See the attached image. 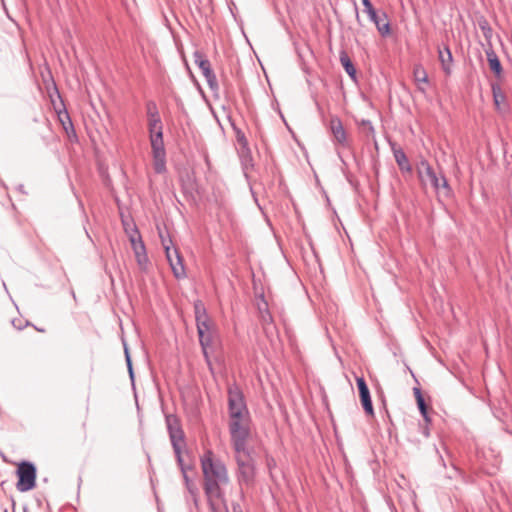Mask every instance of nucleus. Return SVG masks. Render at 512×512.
<instances>
[{
  "instance_id": "obj_1",
  "label": "nucleus",
  "mask_w": 512,
  "mask_h": 512,
  "mask_svg": "<svg viewBox=\"0 0 512 512\" xmlns=\"http://www.w3.org/2000/svg\"><path fill=\"white\" fill-rule=\"evenodd\" d=\"M229 415L228 429L235 453L246 452V445L251 436V415L249 411Z\"/></svg>"
},
{
  "instance_id": "obj_2",
  "label": "nucleus",
  "mask_w": 512,
  "mask_h": 512,
  "mask_svg": "<svg viewBox=\"0 0 512 512\" xmlns=\"http://www.w3.org/2000/svg\"><path fill=\"white\" fill-rule=\"evenodd\" d=\"M194 313L199 343L202 348L204 357L208 359L207 350L213 342L216 330L209 319L205 306L201 301L195 302Z\"/></svg>"
},
{
  "instance_id": "obj_3",
  "label": "nucleus",
  "mask_w": 512,
  "mask_h": 512,
  "mask_svg": "<svg viewBox=\"0 0 512 512\" xmlns=\"http://www.w3.org/2000/svg\"><path fill=\"white\" fill-rule=\"evenodd\" d=\"M235 461L237 464V481L242 486H253L256 476L255 461L251 456L250 450L246 447V452L236 453Z\"/></svg>"
},
{
  "instance_id": "obj_4",
  "label": "nucleus",
  "mask_w": 512,
  "mask_h": 512,
  "mask_svg": "<svg viewBox=\"0 0 512 512\" xmlns=\"http://www.w3.org/2000/svg\"><path fill=\"white\" fill-rule=\"evenodd\" d=\"M201 467L204 479H214L229 483V475L223 461L215 458L211 450H207L201 457Z\"/></svg>"
},
{
  "instance_id": "obj_5",
  "label": "nucleus",
  "mask_w": 512,
  "mask_h": 512,
  "mask_svg": "<svg viewBox=\"0 0 512 512\" xmlns=\"http://www.w3.org/2000/svg\"><path fill=\"white\" fill-rule=\"evenodd\" d=\"M165 422L177 464H181L184 459L182 447L185 446V433L180 419L175 414H166Z\"/></svg>"
},
{
  "instance_id": "obj_6",
  "label": "nucleus",
  "mask_w": 512,
  "mask_h": 512,
  "mask_svg": "<svg viewBox=\"0 0 512 512\" xmlns=\"http://www.w3.org/2000/svg\"><path fill=\"white\" fill-rule=\"evenodd\" d=\"M36 466L29 461H22L16 470L18 482L16 488L20 492L32 490L36 485Z\"/></svg>"
},
{
  "instance_id": "obj_7",
  "label": "nucleus",
  "mask_w": 512,
  "mask_h": 512,
  "mask_svg": "<svg viewBox=\"0 0 512 512\" xmlns=\"http://www.w3.org/2000/svg\"><path fill=\"white\" fill-rule=\"evenodd\" d=\"M364 11L368 14L369 19L375 24L381 36L385 37L391 33V26L388 21L387 14L383 12L381 15L374 9L370 0H361Z\"/></svg>"
},
{
  "instance_id": "obj_8",
  "label": "nucleus",
  "mask_w": 512,
  "mask_h": 512,
  "mask_svg": "<svg viewBox=\"0 0 512 512\" xmlns=\"http://www.w3.org/2000/svg\"><path fill=\"white\" fill-rule=\"evenodd\" d=\"M228 393V414L249 411L243 392L236 384L230 385L227 390Z\"/></svg>"
},
{
  "instance_id": "obj_9",
  "label": "nucleus",
  "mask_w": 512,
  "mask_h": 512,
  "mask_svg": "<svg viewBox=\"0 0 512 512\" xmlns=\"http://www.w3.org/2000/svg\"><path fill=\"white\" fill-rule=\"evenodd\" d=\"M150 144L154 171L157 174H162L166 172V150L164 141H150Z\"/></svg>"
},
{
  "instance_id": "obj_10",
  "label": "nucleus",
  "mask_w": 512,
  "mask_h": 512,
  "mask_svg": "<svg viewBox=\"0 0 512 512\" xmlns=\"http://www.w3.org/2000/svg\"><path fill=\"white\" fill-rule=\"evenodd\" d=\"M417 174L421 182L428 179L435 190L440 189V180L429 162L422 158L417 165Z\"/></svg>"
},
{
  "instance_id": "obj_11",
  "label": "nucleus",
  "mask_w": 512,
  "mask_h": 512,
  "mask_svg": "<svg viewBox=\"0 0 512 512\" xmlns=\"http://www.w3.org/2000/svg\"><path fill=\"white\" fill-rule=\"evenodd\" d=\"M228 483H224L222 481H217L214 479H204L203 489L209 500L212 498L222 499L223 491L221 489V485H227Z\"/></svg>"
},
{
  "instance_id": "obj_12",
  "label": "nucleus",
  "mask_w": 512,
  "mask_h": 512,
  "mask_svg": "<svg viewBox=\"0 0 512 512\" xmlns=\"http://www.w3.org/2000/svg\"><path fill=\"white\" fill-rule=\"evenodd\" d=\"M330 130L337 143L342 146L347 144V134L339 117L334 116L330 119Z\"/></svg>"
},
{
  "instance_id": "obj_13",
  "label": "nucleus",
  "mask_w": 512,
  "mask_h": 512,
  "mask_svg": "<svg viewBox=\"0 0 512 512\" xmlns=\"http://www.w3.org/2000/svg\"><path fill=\"white\" fill-rule=\"evenodd\" d=\"M146 114L148 117V129L163 126L157 104L153 100L147 101Z\"/></svg>"
},
{
  "instance_id": "obj_14",
  "label": "nucleus",
  "mask_w": 512,
  "mask_h": 512,
  "mask_svg": "<svg viewBox=\"0 0 512 512\" xmlns=\"http://www.w3.org/2000/svg\"><path fill=\"white\" fill-rule=\"evenodd\" d=\"M58 118L63 126V129L65 130L68 138L70 140H77L76 131L74 129L73 123L71 121V118L66 110L63 112H58Z\"/></svg>"
},
{
  "instance_id": "obj_15",
  "label": "nucleus",
  "mask_w": 512,
  "mask_h": 512,
  "mask_svg": "<svg viewBox=\"0 0 512 512\" xmlns=\"http://www.w3.org/2000/svg\"><path fill=\"white\" fill-rule=\"evenodd\" d=\"M173 253H174L175 259L169 264H170V267L172 269L174 276L177 279H181V278L185 277V275H186L185 267L183 264V258L181 257L179 251L176 248L173 249Z\"/></svg>"
},
{
  "instance_id": "obj_16",
  "label": "nucleus",
  "mask_w": 512,
  "mask_h": 512,
  "mask_svg": "<svg viewBox=\"0 0 512 512\" xmlns=\"http://www.w3.org/2000/svg\"><path fill=\"white\" fill-rule=\"evenodd\" d=\"M438 54L442 70L445 74L449 75L451 73V64L453 62V56L450 48L445 46L443 50L439 49Z\"/></svg>"
},
{
  "instance_id": "obj_17",
  "label": "nucleus",
  "mask_w": 512,
  "mask_h": 512,
  "mask_svg": "<svg viewBox=\"0 0 512 512\" xmlns=\"http://www.w3.org/2000/svg\"><path fill=\"white\" fill-rule=\"evenodd\" d=\"M393 155H394L395 161H396L399 169L402 172H407V173L412 172V166L410 165L409 160H408L405 152L403 151V149L393 148Z\"/></svg>"
},
{
  "instance_id": "obj_18",
  "label": "nucleus",
  "mask_w": 512,
  "mask_h": 512,
  "mask_svg": "<svg viewBox=\"0 0 512 512\" xmlns=\"http://www.w3.org/2000/svg\"><path fill=\"white\" fill-rule=\"evenodd\" d=\"M413 75H414V81L417 84V88L420 92L425 93V88L421 86V84H427L428 83V74L425 70V68L417 64L413 68Z\"/></svg>"
},
{
  "instance_id": "obj_19",
  "label": "nucleus",
  "mask_w": 512,
  "mask_h": 512,
  "mask_svg": "<svg viewBox=\"0 0 512 512\" xmlns=\"http://www.w3.org/2000/svg\"><path fill=\"white\" fill-rule=\"evenodd\" d=\"M340 63L342 67L344 68L345 72L349 75V77L356 81V68L350 59L349 55L345 50H341L339 54Z\"/></svg>"
},
{
  "instance_id": "obj_20",
  "label": "nucleus",
  "mask_w": 512,
  "mask_h": 512,
  "mask_svg": "<svg viewBox=\"0 0 512 512\" xmlns=\"http://www.w3.org/2000/svg\"><path fill=\"white\" fill-rule=\"evenodd\" d=\"M178 466L182 472L183 480H184V483H185L188 493L193 494L194 492H198V488L196 487L195 484L192 483V481L190 480L188 473H187L189 470H192V468H193L192 465L186 464L184 462V459H182V463L178 464Z\"/></svg>"
},
{
  "instance_id": "obj_21",
  "label": "nucleus",
  "mask_w": 512,
  "mask_h": 512,
  "mask_svg": "<svg viewBox=\"0 0 512 512\" xmlns=\"http://www.w3.org/2000/svg\"><path fill=\"white\" fill-rule=\"evenodd\" d=\"M486 55H487V60H488L489 67H490L491 71L497 77H500L503 72V68H502V65H501V62H500L498 56L495 54V52L493 50L487 51Z\"/></svg>"
},
{
  "instance_id": "obj_22",
  "label": "nucleus",
  "mask_w": 512,
  "mask_h": 512,
  "mask_svg": "<svg viewBox=\"0 0 512 512\" xmlns=\"http://www.w3.org/2000/svg\"><path fill=\"white\" fill-rule=\"evenodd\" d=\"M359 396H360L361 404H362V407H363L365 413L369 416H373L374 408H373L369 388L366 390H363V391H359Z\"/></svg>"
},
{
  "instance_id": "obj_23",
  "label": "nucleus",
  "mask_w": 512,
  "mask_h": 512,
  "mask_svg": "<svg viewBox=\"0 0 512 512\" xmlns=\"http://www.w3.org/2000/svg\"><path fill=\"white\" fill-rule=\"evenodd\" d=\"M193 56L194 62L201 70L203 76L212 71L210 61L200 51H195Z\"/></svg>"
},
{
  "instance_id": "obj_24",
  "label": "nucleus",
  "mask_w": 512,
  "mask_h": 512,
  "mask_svg": "<svg viewBox=\"0 0 512 512\" xmlns=\"http://www.w3.org/2000/svg\"><path fill=\"white\" fill-rule=\"evenodd\" d=\"M491 90L496 109L501 110V104L505 103L506 101L505 93L502 91L500 85L496 83L491 84Z\"/></svg>"
},
{
  "instance_id": "obj_25",
  "label": "nucleus",
  "mask_w": 512,
  "mask_h": 512,
  "mask_svg": "<svg viewBox=\"0 0 512 512\" xmlns=\"http://www.w3.org/2000/svg\"><path fill=\"white\" fill-rule=\"evenodd\" d=\"M136 234L138 236L137 239H136L135 235L130 236V242H131V245H132L135 255H137V252L139 254L146 253L145 245L141 239V236L138 234L137 230H136Z\"/></svg>"
},
{
  "instance_id": "obj_26",
  "label": "nucleus",
  "mask_w": 512,
  "mask_h": 512,
  "mask_svg": "<svg viewBox=\"0 0 512 512\" xmlns=\"http://www.w3.org/2000/svg\"><path fill=\"white\" fill-rule=\"evenodd\" d=\"M150 141H164L163 140V126L148 129Z\"/></svg>"
},
{
  "instance_id": "obj_27",
  "label": "nucleus",
  "mask_w": 512,
  "mask_h": 512,
  "mask_svg": "<svg viewBox=\"0 0 512 512\" xmlns=\"http://www.w3.org/2000/svg\"><path fill=\"white\" fill-rule=\"evenodd\" d=\"M479 27L483 33L485 39L489 40L492 37L493 30L486 19L479 21Z\"/></svg>"
},
{
  "instance_id": "obj_28",
  "label": "nucleus",
  "mask_w": 512,
  "mask_h": 512,
  "mask_svg": "<svg viewBox=\"0 0 512 512\" xmlns=\"http://www.w3.org/2000/svg\"><path fill=\"white\" fill-rule=\"evenodd\" d=\"M205 79L207 81V84L209 86V88L212 90V91H216L218 89V82H217V79H216V75L215 73L212 71H210L209 73L205 74Z\"/></svg>"
},
{
  "instance_id": "obj_29",
  "label": "nucleus",
  "mask_w": 512,
  "mask_h": 512,
  "mask_svg": "<svg viewBox=\"0 0 512 512\" xmlns=\"http://www.w3.org/2000/svg\"><path fill=\"white\" fill-rule=\"evenodd\" d=\"M418 409L423 416L425 422L429 423L430 418L428 416V407L424 399H419L417 402Z\"/></svg>"
},
{
  "instance_id": "obj_30",
  "label": "nucleus",
  "mask_w": 512,
  "mask_h": 512,
  "mask_svg": "<svg viewBox=\"0 0 512 512\" xmlns=\"http://www.w3.org/2000/svg\"><path fill=\"white\" fill-rule=\"evenodd\" d=\"M124 349H125V361L127 364L129 377H130L131 381L133 382L134 381V371H133L131 356H130L129 350L126 345H124Z\"/></svg>"
},
{
  "instance_id": "obj_31",
  "label": "nucleus",
  "mask_w": 512,
  "mask_h": 512,
  "mask_svg": "<svg viewBox=\"0 0 512 512\" xmlns=\"http://www.w3.org/2000/svg\"><path fill=\"white\" fill-rule=\"evenodd\" d=\"M135 257H136V261L140 267H144L148 263V257H147L146 253L139 254L137 252V255H135Z\"/></svg>"
},
{
  "instance_id": "obj_32",
  "label": "nucleus",
  "mask_w": 512,
  "mask_h": 512,
  "mask_svg": "<svg viewBox=\"0 0 512 512\" xmlns=\"http://www.w3.org/2000/svg\"><path fill=\"white\" fill-rule=\"evenodd\" d=\"M439 180H440V188L445 189L446 190V194H449L451 192V187H450V185L448 183L447 178L444 175H442Z\"/></svg>"
},
{
  "instance_id": "obj_33",
  "label": "nucleus",
  "mask_w": 512,
  "mask_h": 512,
  "mask_svg": "<svg viewBox=\"0 0 512 512\" xmlns=\"http://www.w3.org/2000/svg\"><path fill=\"white\" fill-rule=\"evenodd\" d=\"M164 249H165L166 258H167L168 262L171 263L175 259L173 249H171L170 246L165 245V244H164Z\"/></svg>"
},
{
  "instance_id": "obj_34",
  "label": "nucleus",
  "mask_w": 512,
  "mask_h": 512,
  "mask_svg": "<svg viewBox=\"0 0 512 512\" xmlns=\"http://www.w3.org/2000/svg\"><path fill=\"white\" fill-rule=\"evenodd\" d=\"M356 384H357L358 391H363V390L368 389L366 381L364 380L363 377L357 378L356 379Z\"/></svg>"
},
{
  "instance_id": "obj_35",
  "label": "nucleus",
  "mask_w": 512,
  "mask_h": 512,
  "mask_svg": "<svg viewBox=\"0 0 512 512\" xmlns=\"http://www.w3.org/2000/svg\"><path fill=\"white\" fill-rule=\"evenodd\" d=\"M192 501L195 507H198V492H194L193 494H189V497H186V501Z\"/></svg>"
},
{
  "instance_id": "obj_36",
  "label": "nucleus",
  "mask_w": 512,
  "mask_h": 512,
  "mask_svg": "<svg viewBox=\"0 0 512 512\" xmlns=\"http://www.w3.org/2000/svg\"><path fill=\"white\" fill-rule=\"evenodd\" d=\"M414 396L416 398V402H418L419 399H424L421 389L419 387L413 388Z\"/></svg>"
},
{
  "instance_id": "obj_37",
  "label": "nucleus",
  "mask_w": 512,
  "mask_h": 512,
  "mask_svg": "<svg viewBox=\"0 0 512 512\" xmlns=\"http://www.w3.org/2000/svg\"><path fill=\"white\" fill-rule=\"evenodd\" d=\"M362 125L367 128L370 133H374V127L369 120H363Z\"/></svg>"
},
{
  "instance_id": "obj_38",
  "label": "nucleus",
  "mask_w": 512,
  "mask_h": 512,
  "mask_svg": "<svg viewBox=\"0 0 512 512\" xmlns=\"http://www.w3.org/2000/svg\"><path fill=\"white\" fill-rule=\"evenodd\" d=\"M233 512H243L239 503H232Z\"/></svg>"
},
{
  "instance_id": "obj_39",
  "label": "nucleus",
  "mask_w": 512,
  "mask_h": 512,
  "mask_svg": "<svg viewBox=\"0 0 512 512\" xmlns=\"http://www.w3.org/2000/svg\"><path fill=\"white\" fill-rule=\"evenodd\" d=\"M251 161H252L251 157H245V158H244V160H243L244 170H247L248 164H249V162H251Z\"/></svg>"
},
{
  "instance_id": "obj_40",
  "label": "nucleus",
  "mask_w": 512,
  "mask_h": 512,
  "mask_svg": "<svg viewBox=\"0 0 512 512\" xmlns=\"http://www.w3.org/2000/svg\"><path fill=\"white\" fill-rule=\"evenodd\" d=\"M17 190L23 194H26L25 190H24V185L23 184H19L17 186Z\"/></svg>"
},
{
  "instance_id": "obj_41",
  "label": "nucleus",
  "mask_w": 512,
  "mask_h": 512,
  "mask_svg": "<svg viewBox=\"0 0 512 512\" xmlns=\"http://www.w3.org/2000/svg\"><path fill=\"white\" fill-rule=\"evenodd\" d=\"M422 434L425 436V437H429L430 433H429V429L427 427H425L422 431Z\"/></svg>"
},
{
  "instance_id": "obj_42",
  "label": "nucleus",
  "mask_w": 512,
  "mask_h": 512,
  "mask_svg": "<svg viewBox=\"0 0 512 512\" xmlns=\"http://www.w3.org/2000/svg\"><path fill=\"white\" fill-rule=\"evenodd\" d=\"M12 324H13V326H14L15 328H17L18 330H22V329H23V327H22V326H17V325H16V320H13V321H12Z\"/></svg>"
},
{
  "instance_id": "obj_43",
  "label": "nucleus",
  "mask_w": 512,
  "mask_h": 512,
  "mask_svg": "<svg viewBox=\"0 0 512 512\" xmlns=\"http://www.w3.org/2000/svg\"><path fill=\"white\" fill-rule=\"evenodd\" d=\"M355 10H356V18H357V20H359V13H358L357 6H356V5H355Z\"/></svg>"
},
{
  "instance_id": "obj_44",
  "label": "nucleus",
  "mask_w": 512,
  "mask_h": 512,
  "mask_svg": "<svg viewBox=\"0 0 512 512\" xmlns=\"http://www.w3.org/2000/svg\"><path fill=\"white\" fill-rule=\"evenodd\" d=\"M3 287H4V289H5L6 291H8V290H7V286H6L5 282H3Z\"/></svg>"
}]
</instances>
